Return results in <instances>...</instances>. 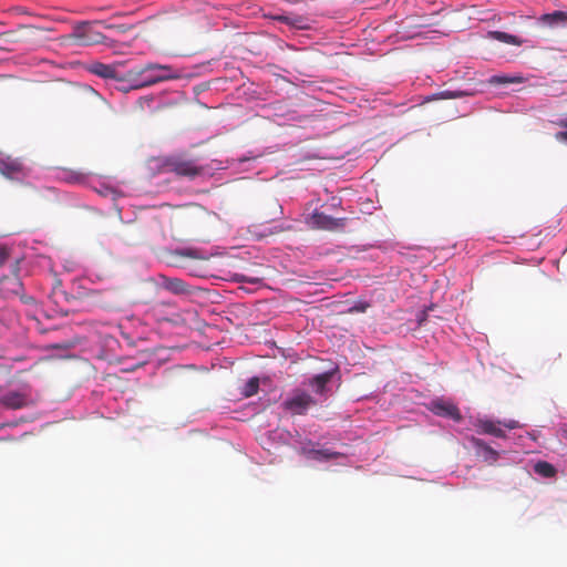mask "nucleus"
Segmentation results:
<instances>
[{
	"label": "nucleus",
	"mask_w": 567,
	"mask_h": 567,
	"mask_svg": "<svg viewBox=\"0 0 567 567\" xmlns=\"http://www.w3.org/2000/svg\"><path fill=\"white\" fill-rule=\"evenodd\" d=\"M159 169L162 173H174L176 176L187 179H195L206 172V167L199 165L196 159L185 154H175L161 159Z\"/></svg>",
	"instance_id": "f257e3e1"
},
{
	"label": "nucleus",
	"mask_w": 567,
	"mask_h": 567,
	"mask_svg": "<svg viewBox=\"0 0 567 567\" xmlns=\"http://www.w3.org/2000/svg\"><path fill=\"white\" fill-rule=\"evenodd\" d=\"M136 74L142 76L136 87L150 86L158 82L179 78L177 73L173 72L171 66L161 64H147L137 71Z\"/></svg>",
	"instance_id": "f03ea898"
},
{
	"label": "nucleus",
	"mask_w": 567,
	"mask_h": 567,
	"mask_svg": "<svg viewBox=\"0 0 567 567\" xmlns=\"http://www.w3.org/2000/svg\"><path fill=\"white\" fill-rule=\"evenodd\" d=\"M0 174L7 179L20 181L27 176V169L19 158H0Z\"/></svg>",
	"instance_id": "7ed1b4c3"
},
{
	"label": "nucleus",
	"mask_w": 567,
	"mask_h": 567,
	"mask_svg": "<svg viewBox=\"0 0 567 567\" xmlns=\"http://www.w3.org/2000/svg\"><path fill=\"white\" fill-rule=\"evenodd\" d=\"M346 218H333L320 212H313L309 219L313 228L330 231L342 229L346 226Z\"/></svg>",
	"instance_id": "20e7f679"
},
{
	"label": "nucleus",
	"mask_w": 567,
	"mask_h": 567,
	"mask_svg": "<svg viewBox=\"0 0 567 567\" xmlns=\"http://www.w3.org/2000/svg\"><path fill=\"white\" fill-rule=\"evenodd\" d=\"M316 401L310 394L297 392L284 402V408L292 414H303Z\"/></svg>",
	"instance_id": "39448f33"
},
{
	"label": "nucleus",
	"mask_w": 567,
	"mask_h": 567,
	"mask_svg": "<svg viewBox=\"0 0 567 567\" xmlns=\"http://www.w3.org/2000/svg\"><path fill=\"white\" fill-rule=\"evenodd\" d=\"M432 411L434 414L440 416H447L455 421L461 420V413L456 405L453 403L444 402L442 400L432 402Z\"/></svg>",
	"instance_id": "423d86ee"
},
{
	"label": "nucleus",
	"mask_w": 567,
	"mask_h": 567,
	"mask_svg": "<svg viewBox=\"0 0 567 567\" xmlns=\"http://www.w3.org/2000/svg\"><path fill=\"white\" fill-rule=\"evenodd\" d=\"M477 432L493 435L496 437H505V431L502 429V421L478 420L476 423Z\"/></svg>",
	"instance_id": "0eeeda50"
},
{
	"label": "nucleus",
	"mask_w": 567,
	"mask_h": 567,
	"mask_svg": "<svg viewBox=\"0 0 567 567\" xmlns=\"http://www.w3.org/2000/svg\"><path fill=\"white\" fill-rule=\"evenodd\" d=\"M89 71L92 74H95L103 79H116L117 78V70L114 65L111 64H104L101 62H93L89 66Z\"/></svg>",
	"instance_id": "6e6552de"
},
{
	"label": "nucleus",
	"mask_w": 567,
	"mask_h": 567,
	"mask_svg": "<svg viewBox=\"0 0 567 567\" xmlns=\"http://www.w3.org/2000/svg\"><path fill=\"white\" fill-rule=\"evenodd\" d=\"M163 287L174 295H186L189 292L188 286L179 278L164 277Z\"/></svg>",
	"instance_id": "1a4fd4ad"
},
{
	"label": "nucleus",
	"mask_w": 567,
	"mask_h": 567,
	"mask_svg": "<svg viewBox=\"0 0 567 567\" xmlns=\"http://www.w3.org/2000/svg\"><path fill=\"white\" fill-rule=\"evenodd\" d=\"M303 453L308 458L316 460V461H328V460H334L340 456V453L330 451L328 449H310L306 450L303 449Z\"/></svg>",
	"instance_id": "9d476101"
},
{
	"label": "nucleus",
	"mask_w": 567,
	"mask_h": 567,
	"mask_svg": "<svg viewBox=\"0 0 567 567\" xmlns=\"http://www.w3.org/2000/svg\"><path fill=\"white\" fill-rule=\"evenodd\" d=\"M25 396L19 392L12 391L4 394L1 402L4 406L10 409H21L25 405Z\"/></svg>",
	"instance_id": "9b49d317"
},
{
	"label": "nucleus",
	"mask_w": 567,
	"mask_h": 567,
	"mask_svg": "<svg viewBox=\"0 0 567 567\" xmlns=\"http://www.w3.org/2000/svg\"><path fill=\"white\" fill-rule=\"evenodd\" d=\"M534 471L536 474H538L545 478L554 477L556 474V468L551 464H549L548 462H545V461L537 462L534 466Z\"/></svg>",
	"instance_id": "f8f14e48"
},
{
	"label": "nucleus",
	"mask_w": 567,
	"mask_h": 567,
	"mask_svg": "<svg viewBox=\"0 0 567 567\" xmlns=\"http://www.w3.org/2000/svg\"><path fill=\"white\" fill-rule=\"evenodd\" d=\"M524 78L516 75V76H508V75H493L489 80V84L495 85H505V84H512V83H523Z\"/></svg>",
	"instance_id": "ddd939ff"
},
{
	"label": "nucleus",
	"mask_w": 567,
	"mask_h": 567,
	"mask_svg": "<svg viewBox=\"0 0 567 567\" xmlns=\"http://www.w3.org/2000/svg\"><path fill=\"white\" fill-rule=\"evenodd\" d=\"M542 21L549 25L565 23L567 21V13L564 11H555L553 13H547L542 17Z\"/></svg>",
	"instance_id": "4468645a"
},
{
	"label": "nucleus",
	"mask_w": 567,
	"mask_h": 567,
	"mask_svg": "<svg viewBox=\"0 0 567 567\" xmlns=\"http://www.w3.org/2000/svg\"><path fill=\"white\" fill-rule=\"evenodd\" d=\"M331 377H332V373H330V372L317 374L311 380V385H313L316 388V391L318 393H321L324 390L327 383L331 380Z\"/></svg>",
	"instance_id": "2eb2a0df"
},
{
	"label": "nucleus",
	"mask_w": 567,
	"mask_h": 567,
	"mask_svg": "<svg viewBox=\"0 0 567 567\" xmlns=\"http://www.w3.org/2000/svg\"><path fill=\"white\" fill-rule=\"evenodd\" d=\"M466 95H468V93H466L464 91H450V90H446V91H442V92L433 94L431 97H429V101L460 99V97H463V96H466Z\"/></svg>",
	"instance_id": "dca6fc26"
},
{
	"label": "nucleus",
	"mask_w": 567,
	"mask_h": 567,
	"mask_svg": "<svg viewBox=\"0 0 567 567\" xmlns=\"http://www.w3.org/2000/svg\"><path fill=\"white\" fill-rule=\"evenodd\" d=\"M259 389V379L254 377L248 380V382L244 385L241 394L245 398H250L258 392Z\"/></svg>",
	"instance_id": "f3484780"
},
{
	"label": "nucleus",
	"mask_w": 567,
	"mask_h": 567,
	"mask_svg": "<svg viewBox=\"0 0 567 567\" xmlns=\"http://www.w3.org/2000/svg\"><path fill=\"white\" fill-rule=\"evenodd\" d=\"M475 446L484 451L486 457L496 462L498 460V452L485 444L482 440H474Z\"/></svg>",
	"instance_id": "a211bd4d"
},
{
	"label": "nucleus",
	"mask_w": 567,
	"mask_h": 567,
	"mask_svg": "<svg viewBox=\"0 0 567 567\" xmlns=\"http://www.w3.org/2000/svg\"><path fill=\"white\" fill-rule=\"evenodd\" d=\"M493 37L502 42L508 43V44H520V41L517 39V37L496 31L493 33Z\"/></svg>",
	"instance_id": "6ab92c4d"
},
{
	"label": "nucleus",
	"mask_w": 567,
	"mask_h": 567,
	"mask_svg": "<svg viewBox=\"0 0 567 567\" xmlns=\"http://www.w3.org/2000/svg\"><path fill=\"white\" fill-rule=\"evenodd\" d=\"M177 254L179 256H182V257H188V258H192V259L199 258L198 251L196 249H192V248L181 249V250L177 251Z\"/></svg>",
	"instance_id": "aec40b11"
},
{
	"label": "nucleus",
	"mask_w": 567,
	"mask_h": 567,
	"mask_svg": "<svg viewBox=\"0 0 567 567\" xmlns=\"http://www.w3.org/2000/svg\"><path fill=\"white\" fill-rule=\"evenodd\" d=\"M276 19H277L278 21H280V22L285 23V24L293 25V27L299 25L298 23H299V22H300V20H301L300 18L291 19V18H289V17H287V16H279V17H277Z\"/></svg>",
	"instance_id": "412c9836"
},
{
	"label": "nucleus",
	"mask_w": 567,
	"mask_h": 567,
	"mask_svg": "<svg viewBox=\"0 0 567 567\" xmlns=\"http://www.w3.org/2000/svg\"><path fill=\"white\" fill-rule=\"evenodd\" d=\"M10 251L7 247H0V268L7 262Z\"/></svg>",
	"instance_id": "4be33fe9"
},
{
	"label": "nucleus",
	"mask_w": 567,
	"mask_h": 567,
	"mask_svg": "<svg viewBox=\"0 0 567 567\" xmlns=\"http://www.w3.org/2000/svg\"><path fill=\"white\" fill-rule=\"evenodd\" d=\"M502 426H504L508 430H514V429L519 427V423L515 420H508V421L502 422Z\"/></svg>",
	"instance_id": "5701e85b"
},
{
	"label": "nucleus",
	"mask_w": 567,
	"mask_h": 567,
	"mask_svg": "<svg viewBox=\"0 0 567 567\" xmlns=\"http://www.w3.org/2000/svg\"><path fill=\"white\" fill-rule=\"evenodd\" d=\"M555 136L558 141H567V131L558 132Z\"/></svg>",
	"instance_id": "b1692460"
},
{
	"label": "nucleus",
	"mask_w": 567,
	"mask_h": 567,
	"mask_svg": "<svg viewBox=\"0 0 567 567\" xmlns=\"http://www.w3.org/2000/svg\"><path fill=\"white\" fill-rule=\"evenodd\" d=\"M561 437L567 441V425L561 427Z\"/></svg>",
	"instance_id": "393cba45"
},
{
	"label": "nucleus",
	"mask_w": 567,
	"mask_h": 567,
	"mask_svg": "<svg viewBox=\"0 0 567 567\" xmlns=\"http://www.w3.org/2000/svg\"><path fill=\"white\" fill-rule=\"evenodd\" d=\"M557 125L561 126V127H566L567 128V118L566 120H561L557 123Z\"/></svg>",
	"instance_id": "a878e982"
},
{
	"label": "nucleus",
	"mask_w": 567,
	"mask_h": 567,
	"mask_svg": "<svg viewBox=\"0 0 567 567\" xmlns=\"http://www.w3.org/2000/svg\"><path fill=\"white\" fill-rule=\"evenodd\" d=\"M18 264H19V262L17 261V262H16L14 270H13V272H14V275H16V276H18V271H19Z\"/></svg>",
	"instance_id": "bb28decb"
},
{
	"label": "nucleus",
	"mask_w": 567,
	"mask_h": 567,
	"mask_svg": "<svg viewBox=\"0 0 567 567\" xmlns=\"http://www.w3.org/2000/svg\"><path fill=\"white\" fill-rule=\"evenodd\" d=\"M54 349H62L61 346H53Z\"/></svg>",
	"instance_id": "cd10ccee"
}]
</instances>
